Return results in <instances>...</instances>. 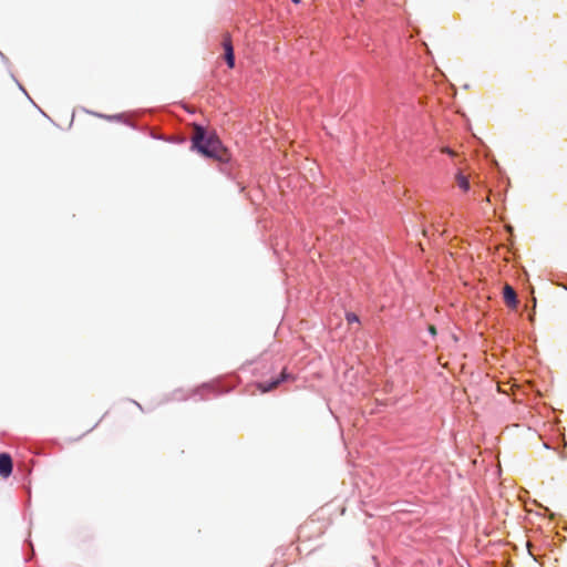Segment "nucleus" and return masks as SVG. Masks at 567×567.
Here are the masks:
<instances>
[{"label":"nucleus","mask_w":567,"mask_h":567,"mask_svg":"<svg viewBox=\"0 0 567 567\" xmlns=\"http://www.w3.org/2000/svg\"><path fill=\"white\" fill-rule=\"evenodd\" d=\"M193 148L205 157L218 162H228L230 155L215 134H208L202 126L195 125L192 137Z\"/></svg>","instance_id":"obj_1"},{"label":"nucleus","mask_w":567,"mask_h":567,"mask_svg":"<svg viewBox=\"0 0 567 567\" xmlns=\"http://www.w3.org/2000/svg\"><path fill=\"white\" fill-rule=\"evenodd\" d=\"M221 47L224 49V56L226 60L227 65L233 69L235 66V55H234V48L233 42L229 33H225L223 35Z\"/></svg>","instance_id":"obj_2"},{"label":"nucleus","mask_w":567,"mask_h":567,"mask_svg":"<svg viewBox=\"0 0 567 567\" xmlns=\"http://www.w3.org/2000/svg\"><path fill=\"white\" fill-rule=\"evenodd\" d=\"M290 374H288L286 372V370H282V372L280 373V377L269 383H258L257 384V388L260 390L261 393H266V392H269V391H272L274 389H276L281 382L290 379Z\"/></svg>","instance_id":"obj_3"},{"label":"nucleus","mask_w":567,"mask_h":567,"mask_svg":"<svg viewBox=\"0 0 567 567\" xmlns=\"http://www.w3.org/2000/svg\"><path fill=\"white\" fill-rule=\"evenodd\" d=\"M12 473V458L7 453L0 454V476L8 477Z\"/></svg>","instance_id":"obj_4"},{"label":"nucleus","mask_w":567,"mask_h":567,"mask_svg":"<svg viewBox=\"0 0 567 567\" xmlns=\"http://www.w3.org/2000/svg\"><path fill=\"white\" fill-rule=\"evenodd\" d=\"M503 298L505 303L508 307H516L517 305V297L515 290L509 286L506 285L503 289Z\"/></svg>","instance_id":"obj_5"},{"label":"nucleus","mask_w":567,"mask_h":567,"mask_svg":"<svg viewBox=\"0 0 567 567\" xmlns=\"http://www.w3.org/2000/svg\"><path fill=\"white\" fill-rule=\"evenodd\" d=\"M346 318H347V321H348L349 323H352V322H359V317H358L355 313H353V312H348V313L346 315Z\"/></svg>","instance_id":"obj_6"},{"label":"nucleus","mask_w":567,"mask_h":567,"mask_svg":"<svg viewBox=\"0 0 567 567\" xmlns=\"http://www.w3.org/2000/svg\"><path fill=\"white\" fill-rule=\"evenodd\" d=\"M442 153H446L449 155H452V156H455L456 155V152H454L453 150L449 148V147H443L441 150Z\"/></svg>","instance_id":"obj_7"},{"label":"nucleus","mask_w":567,"mask_h":567,"mask_svg":"<svg viewBox=\"0 0 567 567\" xmlns=\"http://www.w3.org/2000/svg\"><path fill=\"white\" fill-rule=\"evenodd\" d=\"M462 185H463V192L468 189V187H470L468 182L464 177H463Z\"/></svg>","instance_id":"obj_8"},{"label":"nucleus","mask_w":567,"mask_h":567,"mask_svg":"<svg viewBox=\"0 0 567 567\" xmlns=\"http://www.w3.org/2000/svg\"><path fill=\"white\" fill-rule=\"evenodd\" d=\"M429 331H430V333H431V334H433V336H435V334H436V329H435V327H434L433 324H430V326H429Z\"/></svg>","instance_id":"obj_9"},{"label":"nucleus","mask_w":567,"mask_h":567,"mask_svg":"<svg viewBox=\"0 0 567 567\" xmlns=\"http://www.w3.org/2000/svg\"><path fill=\"white\" fill-rule=\"evenodd\" d=\"M455 179H456L457 183H461V171L456 172Z\"/></svg>","instance_id":"obj_10"},{"label":"nucleus","mask_w":567,"mask_h":567,"mask_svg":"<svg viewBox=\"0 0 567 567\" xmlns=\"http://www.w3.org/2000/svg\"><path fill=\"white\" fill-rule=\"evenodd\" d=\"M293 3H299L300 0H291Z\"/></svg>","instance_id":"obj_11"}]
</instances>
